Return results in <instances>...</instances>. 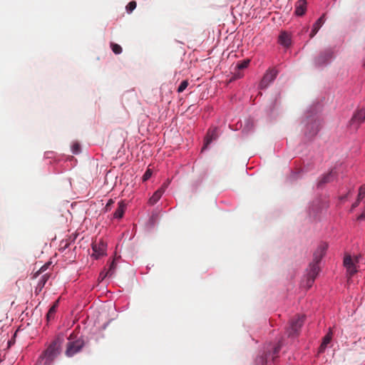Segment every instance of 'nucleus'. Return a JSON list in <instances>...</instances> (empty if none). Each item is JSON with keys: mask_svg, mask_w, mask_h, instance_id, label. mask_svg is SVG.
<instances>
[{"mask_svg": "<svg viewBox=\"0 0 365 365\" xmlns=\"http://www.w3.org/2000/svg\"><path fill=\"white\" fill-rule=\"evenodd\" d=\"M324 16H325V14H323L313 25V28H312V30L309 34V36L310 38H313L316 34L318 32V31L320 29V28L322 27V26L324 24Z\"/></svg>", "mask_w": 365, "mask_h": 365, "instance_id": "nucleus-18", "label": "nucleus"}, {"mask_svg": "<svg viewBox=\"0 0 365 365\" xmlns=\"http://www.w3.org/2000/svg\"><path fill=\"white\" fill-rule=\"evenodd\" d=\"M136 2L135 1H131L128 3L126 6V10L128 13H131L136 8Z\"/></svg>", "mask_w": 365, "mask_h": 365, "instance_id": "nucleus-27", "label": "nucleus"}, {"mask_svg": "<svg viewBox=\"0 0 365 365\" xmlns=\"http://www.w3.org/2000/svg\"><path fill=\"white\" fill-rule=\"evenodd\" d=\"M59 354V343L53 341L42 353L36 365H51Z\"/></svg>", "mask_w": 365, "mask_h": 365, "instance_id": "nucleus-1", "label": "nucleus"}, {"mask_svg": "<svg viewBox=\"0 0 365 365\" xmlns=\"http://www.w3.org/2000/svg\"><path fill=\"white\" fill-rule=\"evenodd\" d=\"M333 51L331 48L322 51L314 59L317 66H322L328 63L333 58Z\"/></svg>", "mask_w": 365, "mask_h": 365, "instance_id": "nucleus-7", "label": "nucleus"}, {"mask_svg": "<svg viewBox=\"0 0 365 365\" xmlns=\"http://www.w3.org/2000/svg\"><path fill=\"white\" fill-rule=\"evenodd\" d=\"M84 345V340L81 338H79L75 341H69L66 344L65 354L68 357H72L75 354L80 352Z\"/></svg>", "mask_w": 365, "mask_h": 365, "instance_id": "nucleus-3", "label": "nucleus"}, {"mask_svg": "<svg viewBox=\"0 0 365 365\" xmlns=\"http://www.w3.org/2000/svg\"><path fill=\"white\" fill-rule=\"evenodd\" d=\"M319 272V263H316L312 262L309 264V271L308 272V284L311 285L312 283L314 282L315 278L318 275Z\"/></svg>", "mask_w": 365, "mask_h": 365, "instance_id": "nucleus-10", "label": "nucleus"}, {"mask_svg": "<svg viewBox=\"0 0 365 365\" xmlns=\"http://www.w3.org/2000/svg\"><path fill=\"white\" fill-rule=\"evenodd\" d=\"M58 302L56 301L53 305L49 309L48 313H47V319L50 320L51 319H53L54 317V314L56 312V309L58 307Z\"/></svg>", "mask_w": 365, "mask_h": 365, "instance_id": "nucleus-22", "label": "nucleus"}, {"mask_svg": "<svg viewBox=\"0 0 365 365\" xmlns=\"http://www.w3.org/2000/svg\"><path fill=\"white\" fill-rule=\"evenodd\" d=\"M304 322V316L297 315L291 319L289 326L287 329L289 337H295L299 335L300 329Z\"/></svg>", "mask_w": 365, "mask_h": 365, "instance_id": "nucleus-2", "label": "nucleus"}, {"mask_svg": "<svg viewBox=\"0 0 365 365\" xmlns=\"http://www.w3.org/2000/svg\"><path fill=\"white\" fill-rule=\"evenodd\" d=\"M279 42L284 46H289L291 43V38L287 32H282L279 36Z\"/></svg>", "mask_w": 365, "mask_h": 365, "instance_id": "nucleus-20", "label": "nucleus"}, {"mask_svg": "<svg viewBox=\"0 0 365 365\" xmlns=\"http://www.w3.org/2000/svg\"><path fill=\"white\" fill-rule=\"evenodd\" d=\"M332 336H333V332H332L331 329H329V332L324 336L322 342L320 346L319 347V353H323L325 351L327 345L331 341Z\"/></svg>", "mask_w": 365, "mask_h": 365, "instance_id": "nucleus-16", "label": "nucleus"}, {"mask_svg": "<svg viewBox=\"0 0 365 365\" xmlns=\"http://www.w3.org/2000/svg\"><path fill=\"white\" fill-rule=\"evenodd\" d=\"M250 62V59H245L242 61H240L235 66V70H242V69L246 68L249 66Z\"/></svg>", "mask_w": 365, "mask_h": 365, "instance_id": "nucleus-23", "label": "nucleus"}, {"mask_svg": "<svg viewBox=\"0 0 365 365\" xmlns=\"http://www.w3.org/2000/svg\"><path fill=\"white\" fill-rule=\"evenodd\" d=\"M188 84L189 83L187 80L182 81L178 88V92L182 93V91H184L187 87Z\"/></svg>", "mask_w": 365, "mask_h": 365, "instance_id": "nucleus-25", "label": "nucleus"}, {"mask_svg": "<svg viewBox=\"0 0 365 365\" xmlns=\"http://www.w3.org/2000/svg\"><path fill=\"white\" fill-rule=\"evenodd\" d=\"M72 148H73V153L74 154H77V153H78L80 152V150H81V148H80V145H79V144H78V143H75V144L73 145Z\"/></svg>", "mask_w": 365, "mask_h": 365, "instance_id": "nucleus-30", "label": "nucleus"}, {"mask_svg": "<svg viewBox=\"0 0 365 365\" xmlns=\"http://www.w3.org/2000/svg\"><path fill=\"white\" fill-rule=\"evenodd\" d=\"M113 202H114L112 199L108 200V202H107V204L105 207L106 211L110 210V206L113 204Z\"/></svg>", "mask_w": 365, "mask_h": 365, "instance_id": "nucleus-32", "label": "nucleus"}, {"mask_svg": "<svg viewBox=\"0 0 365 365\" xmlns=\"http://www.w3.org/2000/svg\"><path fill=\"white\" fill-rule=\"evenodd\" d=\"M92 249L93 251L92 256L94 257L96 259H98L101 256L105 255L106 245L103 242H94L92 245Z\"/></svg>", "mask_w": 365, "mask_h": 365, "instance_id": "nucleus-11", "label": "nucleus"}, {"mask_svg": "<svg viewBox=\"0 0 365 365\" xmlns=\"http://www.w3.org/2000/svg\"><path fill=\"white\" fill-rule=\"evenodd\" d=\"M327 248L328 245L327 243H321L314 253L313 262L316 263H319L323 257L324 256Z\"/></svg>", "mask_w": 365, "mask_h": 365, "instance_id": "nucleus-9", "label": "nucleus"}, {"mask_svg": "<svg viewBox=\"0 0 365 365\" xmlns=\"http://www.w3.org/2000/svg\"><path fill=\"white\" fill-rule=\"evenodd\" d=\"M360 204L363 205V211L361 215L357 217V220L361 221L365 220V185H362L359 188L357 199L351 206V209H354Z\"/></svg>", "mask_w": 365, "mask_h": 365, "instance_id": "nucleus-6", "label": "nucleus"}, {"mask_svg": "<svg viewBox=\"0 0 365 365\" xmlns=\"http://www.w3.org/2000/svg\"><path fill=\"white\" fill-rule=\"evenodd\" d=\"M278 74V71L276 68H269L266 73H264L262 79L259 83V88L264 89L266 88L276 78Z\"/></svg>", "mask_w": 365, "mask_h": 365, "instance_id": "nucleus-5", "label": "nucleus"}, {"mask_svg": "<svg viewBox=\"0 0 365 365\" xmlns=\"http://www.w3.org/2000/svg\"><path fill=\"white\" fill-rule=\"evenodd\" d=\"M217 137V129H210L207 133V135L205 139V145L202 148V150L205 149L208 145L214 140H215Z\"/></svg>", "mask_w": 365, "mask_h": 365, "instance_id": "nucleus-17", "label": "nucleus"}, {"mask_svg": "<svg viewBox=\"0 0 365 365\" xmlns=\"http://www.w3.org/2000/svg\"><path fill=\"white\" fill-rule=\"evenodd\" d=\"M126 205L123 201H120L118 204V208L113 213V217L116 219H120L123 217L125 210Z\"/></svg>", "mask_w": 365, "mask_h": 365, "instance_id": "nucleus-19", "label": "nucleus"}, {"mask_svg": "<svg viewBox=\"0 0 365 365\" xmlns=\"http://www.w3.org/2000/svg\"><path fill=\"white\" fill-rule=\"evenodd\" d=\"M282 348V344L279 342L274 348L272 352H269V354H266L265 356H262L260 358L261 362L262 364H265L267 359L272 356V360L274 361V359L277 358L278 354Z\"/></svg>", "mask_w": 365, "mask_h": 365, "instance_id": "nucleus-13", "label": "nucleus"}, {"mask_svg": "<svg viewBox=\"0 0 365 365\" xmlns=\"http://www.w3.org/2000/svg\"><path fill=\"white\" fill-rule=\"evenodd\" d=\"M106 277H110V274L108 273V272H101L99 274V279L100 280H103Z\"/></svg>", "mask_w": 365, "mask_h": 365, "instance_id": "nucleus-31", "label": "nucleus"}, {"mask_svg": "<svg viewBox=\"0 0 365 365\" xmlns=\"http://www.w3.org/2000/svg\"><path fill=\"white\" fill-rule=\"evenodd\" d=\"M237 78H240V74H235V77H234V79Z\"/></svg>", "mask_w": 365, "mask_h": 365, "instance_id": "nucleus-33", "label": "nucleus"}, {"mask_svg": "<svg viewBox=\"0 0 365 365\" xmlns=\"http://www.w3.org/2000/svg\"><path fill=\"white\" fill-rule=\"evenodd\" d=\"M152 175V171L150 169H148L144 175H143V180L146 181L148 180Z\"/></svg>", "mask_w": 365, "mask_h": 365, "instance_id": "nucleus-29", "label": "nucleus"}, {"mask_svg": "<svg viewBox=\"0 0 365 365\" xmlns=\"http://www.w3.org/2000/svg\"><path fill=\"white\" fill-rule=\"evenodd\" d=\"M364 66L365 67V61H364Z\"/></svg>", "mask_w": 365, "mask_h": 365, "instance_id": "nucleus-34", "label": "nucleus"}, {"mask_svg": "<svg viewBox=\"0 0 365 365\" xmlns=\"http://www.w3.org/2000/svg\"><path fill=\"white\" fill-rule=\"evenodd\" d=\"M359 262V257L353 259L350 255H346L344 258V265L346 269L348 274L353 276L357 272L356 264Z\"/></svg>", "mask_w": 365, "mask_h": 365, "instance_id": "nucleus-8", "label": "nucleus"}, {"mask_svg": "<svg viewBox=\"0 0 365 365\" xmlns=\"http://www.w3.org/2000/svg\"><path fill=\"white\" fill-rule=\"evenodd\" d=\"M115 268H116L115 262V260H113L110 264L108 269L107 270V272L110 274V276H112L114 274Z\"/></svg>", "mask_w": 365, "mask_h": 365, "instance_id": "nucleus-26", "label": "nucleus"}, {"mask_svg": "<svg viewBox=\"0 0 365 365\" xmlns=\"http://www.w3.org/2000/svg\"><path fill=\"white\" fill-rule=\"evenodd\" d=\"M48 277H49V276L48 274L43 275L40 279L38 285L43 287L45 285L46 282H47V280L48 279Z\"/></svg>", "mask_w": 365, "mask_h": 365, "instance_id": "nucleus-28", "label": "nucleus"}, {"mask_svg": "<svg viewBox=\"0 0 365 365\" xmlns=\"http://www.w3.org/2000/svg\"><path fill=\"white\" fill-rule=\"evenodd\" d=\"M307 4L306 0H297L295 3V14L299 16H303L307 11Z\"/></svg>", "mask_w": 365, "mask_h": 365, "instance_id": "nucleus-14", "label": "nucleus"}, {"mask_svg": "<svg viewBox=\"0 0 365 365\" xmlns=\"http://www.w3.org/2000/svg\"><path fill=\"white\" fill-rule=\"evenodd\" d=\"M334 175V173L331 170L327 175H324L318 182V186H322V185L330 182Z\"/></svg>", "mask_w": 365, "mask_h": 365, "instance_id": "nucleus-21", "label": "nucleus"}, {"mask_svg": "<svg viewBox=\"0 0 365 365\" xmlns=\"http://www.w3.org/2000/svg\"><path fill=\"white\" fill-rule=\"evenodd\" d=\"M166 185H163L160 188L156 190L149 199V203L151 205H155L162 197L165 190Z\"/></svg>", "mask_w": 365, "mask_h": 365, "instance_id": "nucleus-15", "label": "nucleus"}, {"mask_svg": "<svg viewBox=\"0 0 365 365\" xmlns=\"http://www.w3.org/2000/svg\"><path fill=\"white\" fill-rule=\"evenodd\" d=\"M110 47H111V49H112L113 52L115 54H120V53H121L122 48H121V46L120 45H118L117 43H110Z\"/></svg>", "mask_w": 365, "mask_h": 365, "instance_id": "nucleus-24", "label": "nucleus"}, {"mask_svg": "<svg viewBox=\"0 0 365 365\" xmlns=\"http://www.w3.org/2000/svg\"><path fill=\"white\" fill-rule=\"evenodd\" d=\"M319 122L316 120H311L309 123L307 125V130L305 131V134L308 136H314L316 135L319 130Z\"/></svg>", "mask_w": 365, "mask_h": 365, "instance_id": "nucleus-12", "label": "nucleus"}, {"mask_svg": "<svg viewBox=\"0 0 365 365\" xmlns=\"http://www.w3.org/2000/svg\"><path fill=\"white\" fill-rule=\"evenodd\" d=\"M365 122V108L356 110L350 120V127L356 130L360 125Z\"/></svg>", "mask_w": 365, "mask_h": 365, "instance_id": "nucleus-4", "label": "nucleus"}]
</instances>
